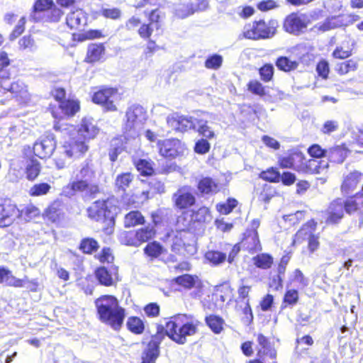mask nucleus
Wrapping results in <instances>:
<instances>
[{
  "mask_svg": "<svg viewBox=\"0 0 363 363\" xmlns=\"http://www.w3.org/2000/svg\"><path fill=\"white\" fill-rule=\"evenodd\" d=\"M113 199H107L93 202L86 210L88 216L96 221L111 217V213L116 209V207L113 205Z\"/></svg>",
  "mask_w": 363,
  "mask_h": 363,
  "instance_id": "obj_8",
  "label": "nucleus"
},
{
  "mask_svg": "<svg viewBox=\"0 0 363 363\" xmlns=\"http://www.w3.org/2000/svg\"><path fill=\"white\" fill-rule=\"evenodd\" d=\"M205 258L213 265H218L225 261L227 255L217 250H209L206 253Z\"/></svg>",
  "mask_w": 363,
  "mask_h": 363,
  "instance_id": "obj_49",
  "label": "nucleus"
},
{
  "mask_svg": "<svg viewBox=\"0 0 363 363\" xmlns=\"http://www.w3.org/2000/svg\"><path fill=\"white\" fill-rule=\"evenodd\" d=\"M160 154L168 159L183 156L186 152L185 145L178 139H167L157 143Z\"/></svg>",
  "mask_w": 363,
  "mask_h": 363,
  "instance_id": "obj_9",
  "label": "nucleus"
},
{
  "mask_svg": "<svg viewBox=\"0 0 363 363\" xmlns=\"http://www.w3.org/2000/svg\"><path fill=\"white\" fill-rule=\"evenodd\" d=\"M41 167L40 162L35 159L30 160L26 165V173L28 180H34L40 174Z\"/></svg>",
  "mask_w": 363,
  "mask_h": 363,
  "instance_id": "obj_45",
  "label": "nucleus"
},
{
  "mask_svg": "<svg viewBox=\"0 0 363 363\" xmlns=\"http://www.w3.org/2000/svg\"><path fill=\"white\" fill-rule=\"evenodd\" d=\"M162 252L163 247L157 241L149 242L144 248L145 254L152 258L158 257Z\"/></svg>",
  "mask_w": 363,
  "mask_h": 363,
  "instance_id": "obj_50",
  "label": "nucleus"
},
{
  "mask_svg": "<svg viewBox=\"0 0 363 363\" xmlns=\"http://www.w3.org/2000/svg\"><path fill=\"white\" fill-rule=\"evenodd\" d=\"M56 147L53 134L49 133L40 138L33 145V152L39 158L50 157Z\"/></svg>",
  "mask_w": 363,
  "mask_h": 363,
  "instance_id": "obj_12",
  "label": "nucleus"
},
{
  "mask_svg": "<svg viewBox=\"0 0 363 363\" xmlns=\"http://www.w3.org/2000/svg\"><path fill=\"white\" fill-rule=\"evenodd\" d=\"M87 18L82 9H77L69 13L66 18L67 25L71 29L80 30L86 24Z\"/></svg>",
  "mask_w": 363,
  "mask_h": 363,
  "instance_id": "obj_18",
  "label": "nucleus"
},
{
  "mask_svg": "<svg viewBox=\"0 0 363 363\" xmlns=\"http://www.w3.org/2000/svg\"><path fill=\"white\" fill-rule=\"evenodd\" d=\"M95 174L89 162H84L73 172L69 183L62 188V195L72 198L80 194L84 201L96 199L103 192V189L99 184L91 182Z\"/></svg>",
  "mask_w": 363,
  "mask_h": 363,
  "instance_id": "obj_1",
  "label": "nucleus"
},
{
  "mask_svg": "<svg viewBox=\"0 0 363 363\" xmlns=\"http://www.w3.org/2000/svg\"><path fill=\"white\" fill-rule=\"evenodd\" d=\"M257 342L262 347V350H260L259 352H262L264 354L269 356L272 359L276 357L277 352L275 350L271 347L268 339L264 335H258Z\"/></svg>",
  "mask_w": 363,
  "mask_h": 363,
  "instance_id": "obj_46",
  "label": "nucleus"
},
{
  "mask_svg": "<svg viewBox=\"0 0 363 363\" xmlns=\"http://www.w3.org/2000/svg\"><path fill=\"white\" fill-rule=\"evenodd\" d=\"M344 200L337 199L333 201L328 209V222L331 223H336L341 220L344 216Z\"/></svg>",
  "mask_w": 363,
  "mask_h": 363,
  "instance_id": "obj_20",
  "label": "nucleus"
},
{
  "mask_svg": "<svg viewBox=\"0 0 363 363\" xmlns=\"http://www.w3.org/2000/svg\"><path fill=\"white\" fill-rule=\"evenodd\" d=\"M223 63V57L218 54L208 56L205 61V67L210 69H218Z\"/></svg>",
  "mask_w": 363,
  "mask_h": 363,
  "instance_id": "obj_53",
  "label": "nucleus"
},
{
  "mask_svg": "<svg viewBox=\"0 0 363 363\" xmlns=\"http://www.w3.org/2000/svg\"><path fill=\"white\" fill-rule=\"evenodd\" d=\"M87 150L88 146L85 141L81 140L79 138L77 140L72 138L65 143L62 147V153L67 157L72 158L84 154Z\"/></svg>",
  "mask_w": 363,
  "mask_h": 363,
  "instance_id": "obj_15",
  "label": "nucleus"
},
{
  "mask_svg": "<svg viewBox=\"0 0 363 363\" xmlns=\"http://www.w3.org/2000/svg\"><path fill=\"white\" fill-rule=\"evenodd\" d=\"M98 319L113 329L119 330L125 318V309L112 295H102L94 301Z\"/></svg>",
  "mask_w": 363,
  "mask_h": 363,
  "instance_id": "obj_2",
  "label": "nucleus"
},
{
  "mask_svg": "<svg viewBox=\"0 0 363 363\" xmlns=\"http://www.w3.org/2000/svg\"><path fill=\"white\" fill-rule=\"evenodd\" d=\"M59 107L65 115L72 116L79 111V101L74 99H67L60 101Z\"/></svg>",
  "mask_w": 363,
  "mask_h": 363,
  "instance_id": "obj_34",
  "label": "nucleus"
},
{
  "mask_svg": "<svg viewBox=\"0 0 363 363\" xmlns=\"http://www.w3.org/2000/svg\"><path fill=\"white\" fill-rule=\"evenodd\" d=\"M201 114H196V116H179L174 113L169 116L167 118V125L173 130L185 132L189 130H195L197 125V121L199 120Z\"/></svg>",
  "mask_w": 363,
  "mask_h": 363,
  "instance_id": "obj_10",
  "label": "nucleus"
},
{
  "mask_svg": "<svg viewBox=\"0 0 363 363\" xmlns=\"http://www.w3.org/2000/svg\"><path fill=\"white\" fill-rule=\"evenodd\" d=\"M27 281L25 279H18L14 277L11 272L4 267H0V284H5L6 286L17 288L23 287Z\"/></svg>",
  "mask_w": 363,
  "mask_h": 363,
  "instance_id": "obj_21",
  "label": "nucleus"
},
{
  "mask_svg": "<svg viewBox=\"0 0 363 363\" xmlns=\"http://www.w3.org/2000/svg\"><path fill=\"white\" fill-rule=\"evenodd\" d=\"M238 205V201L235 199L230 198L225 203L218 205V211L223 214L230 213Z\"/></svg>",
  "mask_w": 363,
  "mask_h": 363,
  "instance_id": "obj_60",
  "label": "nucleus"
},
{
  "mask_svg": "<svg viewBox=\"0 0 363 363\" xmlns=\"http://www.w3.org/2000/svg\"><path fill=\"white\" fill-rule=\"evenodd\" d=\"M54 5L52 0H37L33 6V10L30 14V18L33 21H40L43 19L42 12H49V9Z\"/></svg>",
  "mask_w": 363,
  "mask_h": 363,
  "instance_id": "obj_23",
  "label": "nucleus"
},
{
  "mask_svg": "<svg viewBox=\"0 0 363 363\" xmlns=\"http://www.w3.org/2000/svg\"><path fill=\"white\" fill-rule=\"evenodd\" d=\"M26 18L25 17L21 18L18 21V24L14 28L13 30L10 35V40H13L16 39L25 29Z\"/></svg>",
  "mask_w": 363,
  "mask_h": 363,
  "instance_id": "obj_64",
  "label": "nucleus"
},
{
  "mask_svg": "<svg viewBox=\"0 0 363 363\" xmlns=\"http://www.w3.org/2000/svg\"><path fill=\"white\" fill-rule=\"evenodd\" d=\"M199 191L203 194H216L218 191V184L211 177H203L198 183Z\"/></svg>",
  "mask_w": 363,
  "mask_h": 363,
  "instance_id": "obj_30",
  "label": "nucleus"
},
{
  "mask_svg": "<svg viewBox=\"0 0 363 363\" xmlns=\"http://www.w3.org/2000/svg\"><path fill=\"white\" fill-rule=\"evenodd\" d=\"M191 216L193 220L199 223L206 222L211 219L209 209L206 206L201 207L197 211H193Z\"/></svg>",
  "mask_w": 363,
  "mask_h": 363,
  "instance_id": "obj_55",
  "label": "nucleus"
},
{
  "mask_svg": "<svg viewBox=\"0 0 363 363\" xmlns=\"http://www.w3.org/2000/svg\"><path fill=\"white\" fill-rule=\"evenodd\" d=\"M18 216V211L11 204H0V227L9 226Z\"/></svg>",
  "mask_w": 363,
  "mask_h": 363,
  "instance_id": "obj_17",
  "label": "nucleus"
},
{
  "mask_svg": "<svg viewBox=\"0 0 363 363\" xmlns=\"http://www.w3.org/2000/svg\"><path fill=\"white\" fill-rule=\"evenodd\" d=\"M174 280L177 284L182 286L184 288L191 289L196 285V281H198V277L196 276L186 274L176 277Z\"/></svg>",
  "mask_w": 363,
  "mask_h": 363,
  "instance_id": "obj_51",
  "label": "nucleus"
},
{
  "mask_svg": "<svg viewBox=\"0 0 363 363\" xmlns=\"http://www.w3.org/2000/svg\"><path fill=\"white\" fill-rule=\"evenodd\" d=\"M316 223L311 220L307 222L303 227L296 233V238L299 240L309 239L311 236H314L313 232L315 230Z\"/></svg>",
  "mask_w": 363,
  "mask_h": 363,
  "instance_id": "obj_39",
  "label": "nucleus"
},
{
  "mask_svg": "<svg viewBox=\"0 0 363 363\" xmlns=\"http://www.w3.org/2000/svg\"><path fill=\"white\" fill-rule=\"evenodd\" d=\"M61 203L58 201L52 203L45 210L44 215L52 223L57 222L61 214Z\"/></svg>",
  "mask_w": 363,
  "mask_h": 363,
  "instance_id": "obj_40",
  "label": "nucleus"
},
{
  "mask_svg": "<svg viewBox=\"0 0 363 363\" xmlns=\"http://www.w3.org/2000/svg\"><path fill=\"white\" fill-rule=\"evenodd\" d=\"M173 199L175 206L180 209L187 208L195 203L196 199L194 196L184 189H179L174 194Z\"/></svg>",
  "mask_w": 363,
  "mask_h": 363,
  "instance_id": "obj_19",
  "label": "nucleus"
},
{
  "mask_svg": "<svg viewBox=\"0 0 363 363\" xmlns=\"http://www.w3.org/2000/svg\"><path fill=\"white\" fill-rule=\"evenodd\" d=\"M307 27V17L304 14L293 13L289 15L284 23L286 31L294 35H298Z\"/></svg>",
  "mask_w": 363,
  "mask_h": 363,
  "instance_id": "obj_14",
  "label": "nucleus"
},
{
  "mask_svg": "<svg viewBox=\"0 0 363 363\" xmlns=\"http://www.w3.org/2000/svg\"><path fill=\"white\" fill-rule=\"evenodd\" d=\"M117 98V89L113 88H104L95 92L92 101L101 105L106 111H115L117 110L114 101Z\"/></svg>",
  "mask_w": 363,
  "mask_h": 363,
  "instance_id": "obj_11",
  "label": "nucleus"
},
{
  "mask_svg": "<svg viewBox=\"0 0 363 363\" xmlns=\"http://www.w3.org/2000/svg\"><path fill=\"white\" fill-rule=\"evenodd\" d=\"M182 233H178L172 239L171 245L172 251L177 253L181 254L182 250L184 246V242L182 238Z\"/></svg>",
  "mask_w": 363,
  "mask_h": 363,
  "instance_id": "obj_62",
  "label": "nucleus"
},
{
  "mask_svg": "<svg viewBox=\"0 0 363 363\" xmlns=\"http://www.w3.org/2000/svg\"><path fill=\"white\" fill-rule=\"evenodd\" d=\"M357 61L354 59H350L345 62L337 63L335 66V70L338 74L342 75L346 74L350 72H354L357 70Z\"/></svg>",
  "mask_w": 363,
  "mask_h": 363,
  "instance_id": "obj_44",
  "label": "nucleus"
},
{
  "mask_svg": "<svg viewBox=\"0 0 363 363\" xmlns=\"http://www.w3.org/2000/svg\"><path fill=\"white\" fill-rule=\"evenodd\" d=\"M276 194L274 188L270 184H264L255 189V195L259 201L269 203Z\"/></svg>",
  "mask_w": 363,
  "mask_h": 363,
  "instance_id": "obj_29",
  "label": "nucleus"
},
{
  "mask_svg": "<svg viewBox=\"0 0 363 363\" xmlns=\"http://www.w3.org/2000/svg\"><path fill=\"white\" fill-rule=\"evenodd\" d=\"M347 157V150L345 147L337 145L327 150L328 160L334 163H342Z\"/></svg>",
  "mask_w": 363,
  "mask_h": 363,
  "instance_id": "obj_27",
  "label": "nucleus"
},
{
  "mask_svg": "<svg viewBox=\"0 0 363 363\" xmlns=\"http://www.w3.org/2000/svg\"><path fill=\"white\" fill-rule=\"evenodd\" d=\"M255 265L262 269H269L273 264V257L267 253H261L253 257Z\"/></svg>",
  "mask_w": 363,
  "mask_h": 363,
  "instance_id": "obj_42",
  "label": "nucleus"
},
{
  "mask_svg": "<svg viewBox=\"0 0 363 363\" xmlns=\"http://www.w3.org/2000/svg\"><path fill=\"white\" fill-rule=\"evenodd\" d=\"M165 335H167L165 325H158L157 326V333L152 337L142 354L141 363H155L156 359L160 356V345Z\"/></svg>",
  "mask_w": 363,
  "mask_h": 363,
  "instance_id": "obj_7",
  "label": "nucleus"
},
{
  "mask_svg": "<svg viewBox=\"0 0 363 363\" xmlns=\"http://www.w3.org/2000/svg\"><path fill=\"white\" fill-rule=\"evenodd\" d=\"M156 231L153 225H147L137 230L135 232L128 233L126 235V245L139 246L142 243L148 242L155 235Z\"/></svg>",
  "mask_w": 363,
  "mask_h": 363,
  "instance_id": "obj_13",
  "label": "nucleus"
},
{
  "mask_svg": "<svg viewBox=\"0 0 363 363\" xmlns=\"http://www.w3.org/2000/svg\"><path fill=\"white\" fill-rule=\"evenodd\" d=\"M99 245L98 242L92 238H83L79 246V249L84 254H92L98 250Z\"/></svg>",
  "mask_w": 363,
  "mask_h": 363,
  "instance_id": "obj_37",
  "label": "nucleus"
},
{
  "mask_svg": "<svg viewBox=\"0 0 363 363\" xmlns=\"http://www.w3.org/2000/svg\"><path fill=\"white\" fill-rule=\"evenodd\" d=\"M136 168L143 176H150L154 173L151 163L146 160H139L136 164Z\"/></svg>",
  "mask_w": 363,
  "mask_h": 363,
  "instance_id": "obj_54",
  "label": "nucleus"
},
{
  "mask_svg": "<svg viewBox=\"0 0 363 363\" xmlns=\"http://www.w3.org/2000/svg\"><path fill=\"white\" fill-rule=\"evenodd\" d=\"M341 16H331L325 20L324 22L318 23L315 28L320 31L325 32L342 26L343 22Z\"/></svg>",
  "mask_w": 363,
  "mask_h": 363,
  "instance_id": "obj_31",
  "label": "nucleus"
},
{
  "mask_svg": "<svg viewBox=\"0 0 363 363\" xmlns=\"http://www.w3.org/2000/svg\"><path fill=\"white\" fill-rule=\"evenodd\" d=\"M51 189V186L45 182L34 184L29 189V194L32 196H40L47 194Z\"/></svg>",
  "mask_w": 363,
  "mask_h": 363,
  "instance_id": "obj_52",
  "label": "nucleus"
},
{
  "mask_svg": "<svg viewBox=\"0 0 363 363\" xmlns=\"http://www.w3.org/2000/svg\"><path fill=\"white\" fill-rule=\"evenodd\" d=\"M120 143L121 142L118 139L112 140L111 147L109 150V157L112 162L116 161L118 155H120L123 151V145Z\"/></svg>",
  "mask_w": 363,
  "mask_h": 363,
  "instance_id": "obj_59",
  "label": "nucleus"
},
{
  "mask_svg": "<svg viewBox=\"0 0 363 363\" xmlns=\"http://www.w3.org/2000/svg\"><path fill=\"white\" fill-rule=\"evenodd\" d=\"M275 65L279 70L285 72L295 70L298 66V63L296 61L291 60L285 56L279 57L276 60Z\"/></svg>",
  "mask_w": 363,
  "mask_h": 363,
  "instance_id": "obj_36",
  "label": "nucleus"
},
{
  "mask_svg": "<svg viewBox=\"0 0 363 363\" xmlns=\"http://www.w3.org/2000/svg\"><path fill=\"white\" fill-rule=\"evenodd\" d=\"M147 119V113L144 108L138 104L129 106L123 119V136L126 140L135 138Z\"/></svg>",
  "mask_w": 363,
  "mask_h": 363,
  "instance_id": "obj_5",
  "label": "nucleus"
},
{
  "mask_svg": "<svg viewBox=\"0 0 363 363\" xmlns=\"http://www.w3.org/2000/svg\"><path fill=\"white\" fill-rule=\"evenodd\" d=\"M199 321L191 315L177 314L165 323V332L172 341L184 345L187 337L194 335L198 331Z\"/></svg>",
  "mask_w": 363,
  "mask_h": 363,
  "instance_id": "obj_3",
  "label": "nucleus"
},
{
  "mask_svg": "<svg viewBox=\"0 0 363 363\" xmlns=\"http://www.w3.org/2000/svg\"><path fill=\"white\" fill-rule=\"evenodd\" d=\"M205 114L201 113L199 120L197 121L196 131L206 139H212L215 137L214 132L211 127L207 125V120L205 118Z\"/></svg>",
  "mask_w": 363,
  "mask_h": 363,
  "instance_id": "obj_35",
  "label": "nucleus"
},
{
  "mask_svg": "<svg viewBox=\"0 0 363 363\" xmlns=\"http://www.w3.org/2000/svg\"><path fill=\"white\" fill-rule=\"evenodd\" d=\"M276 22L267 23L263 20L255 21L245 26L243 35L246 38L257 40L272 38L275 33Z\"/></svg>",
  "mask_w": 363,
  "mask_h": 363,
  "instance_id": "obj_6",
  "label": "nucleus"
},
{
  "mask_svg": "<svg viewBox=\"0 0 363 363\" xmlns=\"http://www.w3.org/2000/svg\"><path fill=\"white\" fill-rule=\"evenodd\" d=\"M205 321L206 325L216 333L219 334L223 330L224 320L218 315H210L206 317Z\"/></svg>",
  "mask_w": 363,
  "mask_h": 363,
  "instance_id": "obj_41",
  "label": "nucleus"
},
{
  "mask_svg": "<svg viewBox=\"0 0 363 363\" xmlns=\"http://www.w3.org/2000/svg\"><path fill=\"white\" fill-rule=\"evenodd\" d=\"M172 10L174 16L178 18H186L193 15V3H175L173 4Z\"/></svg>",
  "mask_w": 363,
  "mask_h": 363,
  "instance_id": "obj_28",
  "label": "nucleus"
},
{
  "mask_svg": "<svg viewBox=\"0 0 363 363\" xmlns=\"http://www.w3.org/2000/svg\"><path fill=\"white\" fill-rule=\"evenodd\" d=\"M210 147L211 145L207 139L201 138L195 143L194 151L198 154L203 155L209 151Z\"/></svg>",
  "mask_w": 363,
  "mask_h": 363,
  "instance_id": "obj_63",
  "label": "nucleus"
},
{
  "mask_svg": "<svg viewBox=\"0 0 363 363\" xmlns=\"http://www.w3.org/2000/svg\"><path fill=\"white\" fill-rule=\"evenodd\" d=\"M360 203H363V197L362 194L358 192L354 196L344 200L343 208L347 213L351 214L359 208Z\"/></svg>",
  "mask_w": 363,
  "mask_h": 363,
  "instance_id": "obj_33",
  "label": "nucleus"
},
{
  "mask_svg": "<svg viewBox=\"0 0 363 363\" xmlns=\"http://www.w3.org/2000/svg\"><path fill=\"white\" fill-rule=\"evenodd\" d=\"M308 152L311 157H314L313 160H317L318 161H323V160L319 159L327 157V150L323 149L317 144L311 145L308 149Z\"/></svg>",
  "mask_w": 363,
  "mask_h": 363,
  "instance_id": "obj_56",
  "label": "nucleus"
},
{
  "mask_svg": "<svg viewBox=\"0 0 363 363\" xmlns=\"http://www.w3.org/2000/svg\"><path fill=\"white\" fill-rule=\"evenodd\" d=\"M279 164L281 168L293 169L299 172L321 174L328 167V161L317 160H306L304 155L298 150H293L279 158Z\"/></svg>",
  "mask_w": 363,
  "mask_h": 363,
  "instance_id": "obj_4",
  "label": "nucleus"
},
{
  "mask_svg": "<svg viewBox=\"0 0 363 363\" xmlns=\"http://www.w3.org/2000/svg\"><path fill=\"white\" fill-rule=\"evenodd\" d=\"M298 301V293L296 289H289L286 291L281 308L284 309L287 306L292 308Z\"/></svg>",
  "mask_w": 363,
  "mask_h": 363,
  "instance_id": "obj_47",
  "label": "nucleus"
},
{
  "mask_svg": "<svg viewBox=\"0 0 363 363\" xmlns=\"http://www.w3.org/2000/svg\"><path fill=\"white\" fill-rule=\"evenodd\" d=\"M115 269H108L105 267H98L95 270V276L99 284L106 286L114 285L115 280L113 276V271Z\"/></svg>",
  "mask_w": 363,
  "mask_h": 363,
  "instance_id": "obj_24",
  "label": "nucleus"
},
{
  "mask_svg": "<svg viewBox=\"0 0 363 363\" xmlns=\"http://www.w3.org/2000/svg\"><path fill=\"white\" fill-rule=\"evenodd\" d=\"M99 129L92 118H84L82 120L78 129V137L84 141L93 139L99 133Z\"/></svg>",
  "mask_w": 363,
  "mask_h": 363,
  "instance_id": "obj_16",
  "label": "nucleus"
},
{
  "mask_svg": "<svg viewBox=\"0 0 363 363\" xmlns=\"http://www.w3.org/2000/svg\"><path fill=\"white\" fill-rule=\"evenodd\" d=\"M1 88L21 98H26L28 96L27 86L21 80H17L9 84H6L5 82H2Z\"/></svg>",
  "mask_w": 363,
  "mask_h": 363,
  "instance_id": "obj_25",
  "label": "nucleus"
},
{
  "mask_svg": "<svg viewBox=\"0 0 363 363\" xmlns=\"http://www.w3.org/2000/svg\"><path fill=\"white\" fill-rule=\"evenodd\" d=\"M261 177L265 181L271 182H280L281 174L275 169L270 168L267 171H263L261 173Z\"/></svg>",
  "mask_w": 363,
  "mask_h": 363,
  "instance_id": "obj_57",
  "label": "nucleus"
},
{
  "mask_svg": "<svg viewBox=\"0 0 363 363\" xmlns=\"http://www.w3.org/2000/svg\"><path fill=\"white\" fill-rule=\"evenodd\" d=\"M274 67L271 64H266L260 67L259 73L262 81L268 82L272 80L274 75Z\"/></svg>",
  "mask_w": 363,
  "mask_h": 363,
  "instance_id": "obj_58",
  "label": "nucleus"
},
{
  "mask_svg": "<svg viewBox=\"0 0 363 363\" xmlns=\"http://www.w3.org/2000/svg\"><path fill=\"white\" fill-rule=\"evenodd\" d=\"M126 324L128 330L135 334H141L144 331V323L138 317L133 316L128 318Z\"/></svg>",
  "mask_w": 363,
  "mask_h": 363,
  "instance_id": "obj_48",
  "label": "nucleus"
},
{
  "mask_svg": "<svg viewBox=\"0 0 363 363\" xmlns=\"http://www.w3.org/2000/svg\"><path fill=\"white\" fill-rule=\"evenodd\" d=\"M361 174L353 172L345 177L341 185V192L347 196L353 192L360 180Z\"/></svg>",
  "mask_w": 363,
  "mask_h": 363,
  "instance_id": "obj_22",
  "label": "nucleus"
},
{
  "mask_svg": "<svg viewBox=\"0 0 363 363\" xmlns=\"http://www.w3.org/2000/svg\"><path fill=\"white\" fill-rule=\"evenodd\" d=\"M134 179V176L130 172L122 173L117 175L115 179V186L118 191L124 193Z\"/></svg>",
  "mask_w": 363,
  "mask_h": 363,
  "instance_id": "obj_32",
  "label": "nucleus"
},
{
  "mask_svg": "<svg viewBox=\"0 0 363 363\" xmlns=\"http://www.w3.org/2000/svg\"><path fill=\"white\" fill-rule=\"evenodd\" d=\"M259 225L260 221L259 219H253L250 224V229L247 230L248 235L246 240H250L252 241V246L249 247L250 250H260V242L257 231Z\"/></svg>",
  "mask_w": 363,
  "mask_h": 363,
  "instance_id": "obj_26",
  "label": "nucleus"
},
{
  "mask_svg": "<svg viewBox=\"0 0 363 363\" xmlns=\"http://www.w3.org/2000/svg\"><path fill=\"white\" fill-rule=\"evenodd\" d=\"M104 52V47L101 44H91L88 48L86 59L89 62H94L100 60Z\"/></svg>",
  "mask_w": 363,
  "mask_h": 363,
  "instance_id": "obj_43",
  "label": "nucleus"
},
{
  "mask_svg": "<svg viewBox=\"0 0 363 363\" xmlns=\"http://www.w3.org/2000/svg\"><path fill=\"white\" fill-rule=\"evenodd\" d=\"M145 218L138 211H133L127 213L124 218V225L125 228L133 227L136 225L143 224Z\"/></svg>",
  "mask_w": 363,
  "mask_h": 363,
  "instance_id": "obj_38",
  "label": "nucleus"
},
{
  "mask_svg": "<svg viewBox=\"0 0 363 363\" xmlns=\"http://www.w3.org/2000/svg\"><path fill=\"white\" fill-rule=\"evenodd\" d=\"M248 90L251 91L252 94L259 95V96H264L265 89L263 85L257 80H251L247 84Z\"/></svg>",
  "mask_w": 363,
  "mask_h": 363,
  "instance_id": "obj_61",
  "label": "nucleus"
}]
</instances>
